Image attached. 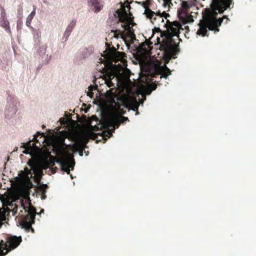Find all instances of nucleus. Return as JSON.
I'll list each match as a JSON object with an SVG mask.
<instances>
[{
  "mask_svg": "<svg viewBox=\"0 0 256 256\" xmlns=\"http://www.w3.org/2000/svg\"><path fill=\"white\" fill-rule=\"evenodd\" d=\"M164 26L166 28V38L162 42H160L158 37L157 40L160 45L159 50L162 52V56L169 60L172 57L175 58L174 56L178 52V42H176L173 37L176 36L178 39L180 30L183 29L180 24L178 21L170 22L167 20L166 24H164Z\"/></svg>",
  "mask_w": 256,
  "mask_h": 256,
  "instance_id": "1",
  "label": "nucleus"
},
{
  "mask_svg": "<svg viewBox=\"0 0 256 256\" xmlns=\"http://www.w3.org/2000/svg\"><path fill=\"white\" fill-rule=\"evenodd\" d=\"M211 8L212 10H208L205 20L200 21L198 24L200 28L196 33L198 35H202L203 36H208V28L210 30H214V33L218 32L220 29L218 27L221 26L224 19L226 18V20L225 24H227L228 21L230 20L226 16H224L222 18L217 19L218 12L216 11H218V10H215L212 4Z\"/></svg>",
  "mask_w": 256,
  "mask_h": 256,
  "instance_id": "2",
  "label": "nucleus"
},
{
  "mask_svg": "<svg viewBox=\"0 0 256 256\" xmlns=\"http://www.w3.org/2000/svg\"><path fill=\"white\" fill-rule=\"evenodd\" d=\"M160 64V62L158 60L150 61L147 66L148 74L151 78H156L160 76V79L162 78L166 79L168 76L171 74V70L166 64L162 66Z\"/></svg>",
  "mask_w": 256,
  "mask_h": 256,
  "instance_id": "3",
  "label": "nucleus"
},
{
  "mask_svg": "<svg viewBox=\"0 0 256 256\" xmlns=\"http://www.w3.org/2000/svg\"><path fill=\"white\" fill-rule=\"evenodd\" d=\"M28 214L26 216H22L20 224L22 228H24L28 231L31 230L32 232H34V230L32 228V225L34 222L35 216L36 214V208L30 206L27 210Z\"/></svg>",
  "mask_w": 256,
  "mask_h": 256,
  "instance_id": "4",
  "label": "nucleus"
},
{
  "mask_svg": "<svg viewBox=\"0 0 256 256\" xmlns=\"http://www.w3.org/2000/svg\"><path fill=\"white\" fill-rule=\"evenodd\" d=\"M58 162L60 164L62 170L66 172L68 174H70V169L72 170L74 166V160L72 154L65 152L62 156L58 160Z\"/></svg>",
  "mask_w": 256,
  "mask_h": 256,
  "instance_id": "5",
  "label": "nucleus"
},
{
  "mask_svg": "<svg viewBox=\"0 0 256 256\" xmlns=\"http://www.w3.org/2000/svg\"><path fill=\"white\" fill-rule=\"evenodd\" d=\"M151 18H146L152 24H157L160 26V23H164V19H167L168 17L170 16V14L166 12H161L160 10H156L154 11V14L150 16Z\"/></svg>",
  "mask_w": 256,
  "mask_h": 256,
  "instance_id": "6",
  "label": "nucleus"
},
{
  "mask_svg": "<svg viewBox=\"0 0 256 256\" xmlns=\"http://www.w3.org/2000/svg\"><path fill=\"white\" fill-rule=\"evenodd\" d=\"M22 241L21 236H9L6 238V243L3 242L4 250H8V252L17 248Z\"/></svg>",
  "mask_w": 256,
  "mask_h": 256,
  "instance_id": "7",
  "label": "nucleus"
},
{
  "mask_svg": "<svg viewBox=\"0 0 256 256\" xmlns=\"http://www.w3.org/2000/svg\"><path fill=\"white\" fill-rule=\"evenodd\" d=\"M232 2V0H212V4L215 10H218L220 14H222L226 10Z\"/></svg>",
  "mask_w": 256,
  "mask_h": 256,
  "instance_id": "8",
  "label": "nucleus"
},
{
  "mask_svg": "<svg viewBox=\"0 0 256 256\" xmlns=\"http://www.w3.org/2000/svg\"><path fill=\"white\" fill-rule=\"evenodd\" d=\"M120 122L117 118L116 117L112 116L106 120L104 123V126L108 130L110 131L108 132L109 134L108 137L112 136V132H114L116 128H118L120 125Z\"/></svg>",
  "mask_w": 256,
  "mask_h": 256,
  "instance_id": "9",
  "label": "nucleus"
},
{
  "mask_svg": "<svg viewBox=\"0 0 256 256\" xmlns=\"http://www.w3.org/2000/svg\"><path fill=\"white\" fill-rule=\"evenodd\" d=\"M89 138L88 136H84L82 140L77 139L74 144L72 146L74 152H78L80 155H83V152L86 147V144L88 142Z\"/></svg>",
  "mask_w": 256,
  "mask_h": 256,
  "instance_id": "10",
  "label": "nucleus"
},
{
  "mask_svg": "<svg viewBox=\"0 0 256 256\" xmlns=\"http://www.w3.org/2000/svg\"><path fill=\"white\" fill-rule=\"evenodd\" d=\"M118 16V22L124 23L122 24V26L126 30H130V24H126L128 22V13L124 8H122V10H118L116 11Z\"/></svg>",
  "mask_w": 256,
  "mask_h": 256,
  "instance_id": "11",
  "label": "nucleus"
},
{
  "mask_svg": "<svg viewBox=\"0 0 256 256\" xmlns=\"http://www.w3.org/2000/svg\"><path fill=\"white\" fill-rule=\"evenodd\" d=\"M118 102H116L114 98H112V102L114 104V107L116 110L120 114H124L126 113V110L124 108H128V106L126 105L124 100L120 98H118Z\"/></svg>",
  "mask_w": 256,
  "mask_h": 256,
  "instance_id": "12",
  "label": "nucleus"
},
{
  "mask_svg": "<svg viewBox=\"0 0 256 256\" xmlns=\"http://www.w3.org/2000/svg\"><path fill=\"white\" fill-rule=\"evenodd\" d=\"M152 0H146V1L140 2L138 3L144 8V14L146 18H152L150 16L154 14V10H152L150 8L152 4Z\"/></svg>",
  "mask_w": 256,
  "mask_h": 256,
  "instance_id": "13",
  "label": "nucleus"
},
{
  "mask_svg": "<svg viewBox=\"0 0 256 256\" xmlns=\"http://www.w3.org/2000/svg\"><path fill=\"white\" fill-rule=\"evenodd\" d=\"M178 16L180 20L184 24L194 21L193 19L188 16V12L182 10L181 9L178 10Z\"/></svg>",
  "mask_w": 256,
  "mask_h": 256,
  "instance_id": "14",
  "label": "nucleus"
},
{
  "mask_svg": "<svg viewBox=\"0 0 256 256\" xmlns=\"http://www.w3.org/2000/svg\"><path fill=\"white\" fill-rule=\"evenodd\" d=\"M152 43L148 40H146L144 42L141 44L138 48L139 50L144 54H149L152 49L151 45Z\"/></svg>",
  "mask_w": 256,
  "mask_h": 256,
  "instance_id": "15",
  "label": "nucleus"
},
{
  "mask_svg": "<svg viewBox=\"0 0 256 256\" xmlns=\"http://www.w3.org/2000/svg\"><path fill=\"white\" fill-rule=\"evenodd\" d=\"M16 180L20 182H30V178L28 176V173H26V172H22V170H21L18 174V176L16 177Z\"/></svg>",
  "mask_w": 256,
  "mask_h": 256,
  "instance_id": "16",
  "label": "nucleus"
},
{
  "mask_svg": "<svg viewBox=\"0 0 256 256\" xmlns=\"http://www.w3.org/2000/svg\"><path fill=\"white\" fill-rule=\"evenodd\" d=\"M16 108L15 106L12 104L8 106L5 110V117L6 118H10L12 117L16 113Z\"/></svg>",
  "mask_w": 256,
  "mask_h": 256,
  "instance_id": "17",
  "label": "nucleus"
},
{
  "mask_svg": "<svg viewBox=\"0 0 256 256\" xmlns=\"http://www.w3.org/2000/svg\"><path fill=\"white\" fill-rule=\"evenodd\" d=\"M76 25V20H72L71 24L68 26L67 27L66 30H65L64 32V36L68 38L70 34L72 31V30L75 27Z\"/></svg>",
  "mask_w": 256,
  "mask_h": 256,
  "instance_id": "18",
  "label": "nucleus"
},
{
  "mask_svg": "<svg viewBox=\"0 0 256 256\" xmlns=\"http://www.w3.org/2000/svg\"><path fill=\"white\" fill-rule=\"evenodd\" d=\"M159 81L156 80L154 82H152L149 84L148 87L146 89L145 92L147 94H150L152 90H155L157 88L158 83Z\"/></svg>",
  "mask_w": 256,
  "mask_h": 256,
  "instance_id": "19",
  "label": "nucleus"
},
{
  "mask_svg": "<svg viewBox=\"0 0 256 256\" xmlns=\"http://www.w3.org/2000/svg\"><path fill=\"white\" fill-rule=\"evenodd\" d=\"M90 6L92 8V9L95 12H99L103 8V6L101 4L99 0L97 1L96 2H94V4H90Z\"/></svg>",
  "mask_w": 256,
  "mask_h": 256,
  "instance_id": "20",
  "label": "nucleus"
},
{
  "mask_svg": "<svg viewBox=\"0 0 256 256\" xmlns=\"http://www.w3.org/2000/svg\"><path fill=\"white\" fill-rule=\"evenodd\" d=\"M7 211L5 208H0V228L3 224V222L6 220V213Z\"/></svg>",
  "mask_w": 256,
  "mask_h": 256,
  "instance_id": "21",
  "label": "nucleus"
},
{
  "mask_svg": "<svg viewBox=\"0 0 256 256\" xmlns=\"http://www.w3.org/2000/svg\"><path fill=\"white\" fill-rule=\"evenodd\" d=\"M28 164L29 166H30V169L32 170L33 171V172L34 174H36V173L38 172V165L36 163V162H34L32 160H30L28 162Z\"/></svg>",
  "mask_w": 256,
  "mask_h": 256,
  "instance_id": "22",
  "label": "nucleus"
},
{
  "mask_svg": "<svg viewBox=\"0 0 256 256\" xmlns=\"http://www.w3.org/2000/svg\"><path fill=\"white\" fill-rule=\"evenodd\" d=\"M108 78L106 80V83L108 87L111 88L112 86L114 87V84L112 82V79L114 78V76L112 74H108L106 76Z\"/></svg>",
  "mask_w": 256,
  "mask_h": 256,
  "instance_id": "23",
  "label": "nucleus"
},
{
  "mask_svg": "<svg viewBox=\"0 0 256 256\" xmlns=\"http://www.w3.org/2000/svg\"><path fill=\"white\" fill-rule=\"evenodd\" d=\"M180 4V9L184 11L187 12L188 8H191V6L190 5V4L188 3V2L187 0L182 1V2H181Z\"/></svg>",
  "mask_w": 256,
  "mask_h": 256,
  "instance_id": "24",
  "label": "nucleus"
},
{
  "mask_svg": "<svg viewBox=\"0 0 256 256\" xmlns=\"http://www.w3.org/2000/svg\"><path fill=\"white\" fill-rule=\"evenodd\" d=\"M112 32H114V37L118 38L120 37V36H121V38H124V36L123 33L120 30H112Z\"/></svg>",
  "mask_w": 256,
  "mask_h": 256,
  "instance_id": "25",
  "label": "nucleus"
},
{
  "mask_svg": "<svg viewBox=\"0 0 256 256\" xmlns=\"http://www.w3.org/2000/svg\"><path fill=\"white\" fill-rule=\"evenodd\" d=\"M5 14V12H4V13L2 14V16L3 17L2 20L1 21V24L4 28H6L9 22H8L5 18V16H4Z\"/></svg>",
  "mask_w": 256,
  "mask_h": 256,
  "instance_id": "26",
  "label": "nucleus"
},
{
  "mask_svg": "<svg viewBox=\"0 0 256 256\" xmlns=\"http://www.w3.org/2000/svg\"><path fill=\"white\" fill-rule=\"evenodd\" d=\"M3 246V240H0V256H2L8 254V250L4 252L5 248H4Z\"/></svg>",
  "mask_w": 256,
  "mask_h": 256,
  "instance_id": "27",
  "label": "nucleus"
},
{
  "mask_svg": "<svg viewBox=\"0 0 256 256\" xmlns=\"http://www.w3.org/2000/svg\"><path fill=\"white\" fill-rule=\"evenodd\" d=\"M48 188V186L46 184H42L40 186L39 189L42 193L44 194Z\"/></svg>",
  "mask_w": 256,
  "mask_h": 256,
  "instance_id": "28",
  "label": "nucleus"
},
{
  "mask_svg": "<svg viewBox=\"0 0 256 256\" xmlns=\"http://www.w3.org/2000/svg\"><path fill=\"white\" fill-rule=\"evenodd\" d=\"M94 89V86H90L88 87V96L92 98L94 96V93L92 92Z\"/></svg>",
  "mask_w": 256,
  "mask_h": 256,
  "instance_id": "29",
  "label": "nucleus"
},
{
  "mask_svg": "<svg viewBox=\"0 0 256 256\" xmlns=\"http://www.w3.org/2000/svg\"><path fill=\"white\" fill-rule=\"evenodd\" d=\"M117 118L118 120L121 123H124L128 121V118L127 117H125L124 116H120L118 117H116Z\"/></svg>",
  "mask_w": 256,
  "mask_h": 256,
  "instance_id": "30",
  "label": "nucleus"
},
{
  "mask_svg": "<svg viewBox=\"0 0 256 256\" xmlns=\"http://www.w3.org/2000/svg\"><path fill=\"white\" fill-rule=\"evenodd\" d=\"M34 17L32 16H30V14H29L26 18V25L28 26H30V25L31 24V22H32V20L33 19Z\"/></svg>",
  "mask_w": 256,
  "mask_h": 256,
  "instance_id": "31",
  "label": "nucleus"
},
{
  "mask_svg": "<svg viewBox=\"0 0 256 256\" xmlns=\"http://www.w3.org/2000/svg\"><path fill=\"white\" fill-rule=\"evenodd\" d=\"M164 4L163 5L164 7H166L168 6V7H170V5H172V0H163Z\"/></svg>",
  "mask_w": 256,
  "mask_h": 256,
  "instance_id": "32",
  "label": "nucleus"
},
{
  "mask_svg": "<svg viewBox=\"0 0 256 256\" xmlns=\"http://www.w3.org/2000/svg\"><path fill=\"white\" fill-rule=\"evenodd\" d=\"M187 1L188 2L191 7L194 6L196 2V0H187Z\"/></svg>",
  "mask_w": 256,
  "mask_h": 256,
  "instance_id": "33",
  "label": "nucleus"
},
{
  "mask_svg": "<svg viewBox=\"0 0 256 256\" xmlns=\"http://www.w3.org/2000/svg\"><path fill=\"white\" fill-rule=\"evenodd\" d=\"M22 172H26V173H28V175H30V178H32V174L31 172V170H28V168H25L24 170H22Z\"/></svg>",
  "mask_w": 256,
  "mask_h": 256,
  "instance_id": "34",
  "label": "nucleus"
},
{
  "mask_svg": "<svg viewBox=\"0 0 256 256\" xmlns=\"http://www.w3.org/2000/svg\"><path fill=\"white\" fill-rule=\"evenodd\" d=\"M41 134L40 133V132H37L36 134L34 135V142H38V140L37 139L38 138V136L40 135Z\"/></svg>",
  "mask_w": 256,
  "mask_h": 256,
  "instance_id": "35",
  "label": "nucleus"
},
{
  "mask_svg": "<svg viewBox=\"0 0 256 256\" xmlns=\"http://www.w3.org/2000/svg\"><path fill=\"white\" fill-rule=\"evenodd\" d=\"M160 32L161 34H160V35H162V32L160 30V29L159 28H154V29L153 30V33H154V32Z\"/></svg>",
  "mask_w": 256,
  "mask_h": 256,
  "instance_id": "36",
  "label": "nucleus"
},
{
  "mask_svg": "<svg viewBox=\"0 0 256 256\" xmlns=\"http://www.w3.org/2000/svg\"><path fill=\"white\" fill-rule=\"evenodd\" d=\"M126 8V9H128V10L129 11L130 8V6L128 3V4L125 6H124L123 4H122V8Z\"/></svg>",
  "mask_w": 256,
  "mask_h": 256,
  "instance_id": "37",
  "label": "nucleus"
},
{
  "mask_svg": "<svg viewBox=\"0 0 256 256\" xmlns=\"http://www.w3.org/2000/svg\"><path fill=\"white\" fill-rule=\"evenodd\" d=\"M98 0H88V2L89 4H94V2H96Z\"/></svg>",
  "mask_w": 256,
  "mask_h": 256,
  "instance_id": "38",
  "label": "nucleus"
},
{
  "mask_svg": "<svg viewBox=\"0 0 256 256\" xmlns=\"http://www.w3.org/2000/svg\"><path fill=\"white\" fill-rule=\"evenodd\" d=\"M30 16H32L33 17L36 14V9L34 8V10L30 14Z\"/></svg>",
  "mask_w": 256,
  "mask_h": 256,
  "instance_id": "39",
  "label": "nucleus"
},
{
  "mask_svg": "<svg viewBox=\"0 0 256 256\" xmlns=\"http://www.w3.org/2000/svg\"><path fill=\"white\" fill-rule=\"evenodd\" d=\"M114 90V88H112L110 89V90H109V92L110 93V94L112 95V97H115V95L112 92V90Z\"/></svg>",
  "mask_w": 256,
  "mask_h": 256,
  "instance_id": "40",
  "label": "nucleus"
},
{
  "mask_svg": "<svg viewBox=\"0 0 256 256\" xmlns=\"http://www.w3.org/2000/svg\"><path fill=\"white\" fill-rule=\"evenodd\" d=\"M54 164V162H50V164H48V166H52Z\"/></svg>",
  "mask_w": 256,
  "mask_h": 256,
  "instance_id": "41",
  "label": "nucleus"
},
{
  "mask_svg": "<svg viewBox=\"0 0 256 256\" xmlns=\"http://www.w3.org/2000/svg\"><path fill=\"white\" fill-rule=\"evenodd\" d=\"M42 48V50L44 51L42 52V53H45V51H46V48L45 46H43Z\"/></svg>",
  "mask_w": 256,
  "mask_h": 256,
  "instance_id": "42",
  "label": "nucleus"
},
{
  "mask_svg": "<svg viewBox=\"0 0 256 256\" xmlns=\"http://www.w3.org/2000/svg\"><path fill=\"white\" fill-rule=\"evenodd\" d=\"M42 199H44L46 198V194H42Z\"/></svg>",
  "mask_w": 256,
  "mask_h": 256,
  "instance_id": "43",
  "label": "nucleus"
},
{
  "mask_svg": "<svg viewBox=\"0 0 256 256\" xmlns=\"http://www.w3.org/2000/svg\"><path fill=\"white\" fill-rule=\"evenodd\" d=\"M30 142H29L26 144L27 146L31 147V146H30Z\"/></svg>",
  "mask_w": 256,
  "mask_h": 256,
  "instance_id": "44",
  "label": "nucleus"
},
{
  "mask_svg": "<svg viewBox=\"0 0 256 256\" xmlns=\"http://www.w3.org/2000/svg\"><path fill=\"white\" fill-rule=\"evenodd\" d=\"M188 26H186V29H188Z\"/></svg>",
  "mask_w": 256,
  "mask_h": 256,
  "instance_id": "45",
  "label": "nucleus"
},
{
  "mask_svg": "<svg viewBox=\"0 0 256 256\" xmlns=\"http://www.w3.org/2000/svg\"><path fill=\"white\" fill-rule=\"evenodd\" d=\"M41 212H44V210H41Z\"/></svg>",
  "mask_w": 256,
  "mask_h": 256,
  "instance_id": "46",
  "label": "nucleus"
},
{
  "mask_svg": "<svg viewBox=\"0 0 256 256\" xmlns=\"http://www.w3.org/2000/svg\"><path fill=\"white\" fill-rule=\"evenodd\" d=\"M146 98L145 96H144V100H146Z\"/></svg>",
  "mask_w": 256,
  "mask_h": 256,
  "instance_id": "47",
  "label": "nucleus"
}]
</instances>
